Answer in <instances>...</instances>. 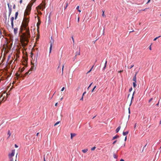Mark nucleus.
<instances>
[{"instance_id": "ea45409f", "label": "nucleus", "mask_w": 161, "mask_h": 161, "mask_svg": "<svg viewBox=\"0 0 161 161\" xmlns=\"http://www.w3.org/2000/svg\"><path fill=\"white\" fill-rule=\"evenodd\" d=\"M44 161H46V159H45V155H44Z\"/></svg>"}, {"instance_id": "6e6552de", "label": "nucleus", "mask_w": 161, "mask_h": 161, "mask_svg": "<svg viewBox=\"0 0 161 161\" xmlns=\"http://www.w3.org/2000/svg\"><path fill=\"white\" fill-rule=\"evenodd\" d=\"M31 11H29L28 10H26L25 12L24 16H26V15H29Z\"/></svg>"}, {"instance_id": "f8f14e48", "label": "nucleus", "mask_w": 161, "mask_h": 161, "mask_svg": "<svg viewBox=\"0 0 161 161\" xmlns=\"http://www.w3.org/2000/svg\"><path fill=\"white\" fill-rule=\"evenodd\" d=\"M18 30V28H14V32L15 34H16L17 33Z\"/></svg>"}, {"instance_id": "f704fd0d", "label": "nucleus", "mask_w": 161, "mask_h": 161, "mask_svg": "<svg viewBox=\"0 0 161 161\" xmlns=\"http://www.w3.org/2000/svg\"><path fill=\"white\" fill-rule=\"evenodd\" d=\"M153 100V98H151L149 101L148 102L150 103Z\"/></svg>"}, {"instance_id": "6ab92c4d", "label": "nucleus", "mask_w": 161, "mask_h": 161, "mask_svg": "<svg viewBox=\"0 0 161 161\" xmlns=\"http://www.w3.org/2000/svg\"><path fill=\"white\" fill-rule=\"evenodd\" d=\"M80 55V50H79V51H77L76 53V55L75 56H76L77 55Z\"/></svg>"}, {"instance_id": "aec40b11", "label": "nucleus", "mask_w": 161, "mask_h": 161, "mask_svg": "<svg viewBox=\"0 0 161 161\" xmlns=\"http://www.w3.org/2000/svg\"><path fill=\"white\" fill-rule=\"evenodd\" d=\"M133 87L135 88L136 86V82H133Z\"/></svg>"}, {"instance_id": "864d4df0", "label": "nucleus", "mask_w": 161, "mask_h": 161, "mask_svg": "<svg viewBox=\"0 0 161 161\" xmlns=\"http://www.w3.org/2000/svg\"><path fill=\"white\" fill-rule=\"evenodd\" d=\"M123 70H120L119 72L120 73H121L122 72H123Z\"/></svg>"}, {"instance_id": "3c124183", "label": "nucleus", "mask_w": 161, "mask_h": 161, "mask_svg": "<svg viewBox=\"0 0 161 161\" xmlns=\"http://www.w3.org/2000/svg\"><path fill=\"white\" fill-rule=\"evenodd\" d=\"M15 147H18V146H17V145L16 144H15Z\"/></svg>"}, {"instance_id": "1a4fd4ad", "label": "nucleus", "mask_w": 161, "mask_h": 161, "mask_svg": "<svg viewBox=\"0 0 161 161\" xmlns=\"http://www.w3.org/2000/svg\"><path fill=\"white\" fill-rule=\"evenodd\" d=\"M15 75L16 76V77L15 78L17 80H18L19 78L23 77L22 75H20L19 74H18V73L16 74Z\"/></svg>"}, {"instance_id": "c85d7f7f", "label": "nucleus", "mask_w": 161, "mask_h": 161, "mask_svg": "<svg viewBox=\"0 0 161 161\" xmlns=\"http://www.w3.org/2000/svg\"><path fill=\"white\" fill-rule=\"evenodd\" d=\"M60 123V121H58V122H57L54 125V126H55L56 125H57L58 124H59V123Z\"/></svg>"}, {"instance_id": "473e14b6", "label": "nucleus", "mask_w": 161, "mask_h": 161, "mask_svg": "<svg viewBox=\"0 0 161 161\" xmlns=\"http://www.w3.org/2000/svg\"><path fill=\"white\" fill-rule=\"evenodd\" d=\"M37 57H38V54H37L36 57V61H35V63H37Z\"/></svg>"}, {"instance_id": "20e7f679", "label": "nucleus", "mask_w": 161, "mask_h": 161, "mask_svg": "<svg viewBox=\"0 0 161 161\" xmlns=\"http://www.w3.org/2000/svg\"><path fill=\"white\" fill-rule=\"evenodd\" d=\"M15 153V150H13L12 151V153L11 154H8V157L10 159H13L12 157L14 156Z\"/></svg>"}, {"instance_id": "603ef678", "label": "nucleus", "mask_w": 161, "mask_h": 161, "mask_svg": "<svg viewBox=\"0 0 161 161\" xmlns=\"http://www.w3.org/2000/svg\"><path fill=\"white\" fill-rule=\"evenodd\" d=\"M159 101L156 104V106H158V105H159Z\"/></svg>"}, {"instance_id": "9d476101", "label": "nucleus", "mask_w": 161, "mask_h": 161, "mask_svg": "<svg viewBox=\"0 0 161 161\" xmlns=\"http://www.w3.org/2000/svg\"><path fill=\"white\" fill-rule=\"evenodd\" d=\"M121 128V126H119L116 130L115 131L116 133H118L120 130Z\"/></svg>"}, {"instance_id": "58836bf2", "label": "nucleus", "mask_w": 161, "mask_h": 161, "mask_svg": "<svg viewBox=\"0 0 161 161\" xmlns=\"http://www.w3.org/2000/svg\"><path fill=\"white\" fill-rule=\"evenodd\" d=\"M11 13V10L10 9V10L9 11V16H10Z\"/></svg>"}, {"instance_id": "5701e85b", "label": "nucleus", "mask_w": 161, "mask_h": 161, "mask_svg": "<svg viewBox=\"0 0 161 161\" xmlns=\"http://www.w3.org/2000/svg\"><path fill=\"white\" fill-rule=\"evenodd\" d=\"M102 12H103V14H102V16L103 17H106V15L104 14V11H103V10Z\"/></svg>"}, {"instance_id": "c756f323", "label": "nucleus", "mask_w": 161, "mask_h": 161, "mask_svg": "<svg viewBox=\"0 0 161 161\" xmlns=\"http://www.w3.org/2000/svg\"><path fill=\"white\" fill-rule=\"evenodd\" d=\"M92 82L91 83L90 85H89V86L88 87V88H87V89L88 90L89 88L91 87V85H92Z\"/></svg>"}, {"instance_id": "423d86ee", "label": "nucleus", "mask_w": 161, "mask_h": 161, "mask_svg": "<svg viewBox=\"0 0 161 161\" xmlns=\"http://www.w3.org/2000/svg\"><path fill=\"white\" fill-rule=\"evenodd\" d=\"M51 156V155L50 153H47L46 156V159L47 160L48 159L49 160Z\"/></svg>"}, {"instance_id": "bf43d9fd", "label": "nucleus", "mask_w": 161, "mask_h": 161, "mask_svg": "<svg viewBox=\"0 0 161 161\" xmlns=\"http://www.w3.org/2000/svg\"><path fill=\"white\" fill-rule=\"evenodd\" d=\"M150 0H148V1L147 3H149L150 1Z\"/></svg>"}, {"instance_id": "ddd939ff", "label": "nucleus", "mask_w": 161, "mask_h": 161, "mask_svg": "<svg viewBox=\"0 0 161 161\" xmlns=\"http://www.w3.org/2000/svg\"><path fill=\"white\" fill-rule=\"evenodd\" d=\"M129 133V131H126V132H123V135L124 136H125L126 135L128 134Z\"/></svg>"}, {"instance_id": "cd10ccee", "label": "nucleus", "mask_w": 161, "mask_h": 161, "mask_svg": "<svg viewBox=\"0 0 161 161\" xmlns=\"http://www.w3.org/2000/svg\"><path fill=\"white\" fill-rule=\"evenodd\" d=\"M161 37V36H158V37H156V38H155L153 40L154 41H156L157 39H158V38L160 37Z\"/></svg>"}, {"instance_id": "79ce46f5", "label": "nucleus", "mask_w": 161, "mask_h": 161, "mask_svg": "<svg viewBox=\"0 0 161 161\" xmlns=\"http://www.w3.org/2000/svg\"><path fill=\"white\" fill-rule=\"evenodd\" d=\"M136 124H137L136 123L135 124V125H134V128H135L136 127Z\"/></svg>"}, {"instance_id": "052dcab7", "label": "nucleus", "mask_w": 161, "mask_h": 161, "mask_svg": "<svg viewBox=\"0 0 161 161\" xmlns=\"http://www.w3.org/2000/svg\"><path fill=\"white\" fill-rule=\"evenodd\" d=\"M39 134V133H37L36 135V136H38Z\"/></svg>"}, {"instance_id": "e2e57ef3", "label": "nucleus", "mask_w": 161, "mask_h": 161, "mask_svg": "<svg viewBox=\"0 0 161 161\" xmlns=\"http://www.w3.org/2000/svg\"><path fill=\"white\" fill-rule=\"evenodd\" d=\"M33 54L32 53H31V57H32V55H33Z\"/></svg>"}, {"instance_id": "bb28decb", "label": "nucleus", "mask_w": 161, "mask_h": 161, "mask_svg": "<svg viewBox=\"0 0 161 161\" xmlns=\"http://www.w3.org/2000/svg\"><path fill=\"white\" fill-rule=\"evenodd\" d=\"M96 87V86H94V87H93V89H92V92H93L94 90H95V88Z\"/></svg>"}, {"instance_id": "37998d69", "label": "nucleus", "mask_w": 161, "mask_h": 161, "mask_svg": "<svg viewBox=\"0 0 161 161\" xmlns=\"http://www.w3.org/2000/svg\"><path fill=\"white\" fill-rule=\"evenodd\" d=\"M133 66H134V65H133H133H131L130 66V69H131V68H132Z\"/></svg>"}, {"instance_id": "de8ad7c7", "label": "nucleus", "mask_w": 161, "mask_h": 161, "mask_svg": "<svg viewBox=\"0 0 161 161\" xmlns=\"http://www.w3.org/2000/svg\"><path fill=\"white\" fill-rule=\"evenodd\" d=\"M134 93H133V94L132 96V98H131V99L132 100L133 98V96H134Z\"/></svg>"}, {"instance_id": "393cba45", "label": "nucleus", "mask_w": 161, "mask_h": 161, "mask_svg": "<svg viewBox=\"0 0 161 161\" xmlns=\"http://www.w3.org/2000/svg\"><path fill=\"white\" fill-rule=\"evenodd\" d=\"M11 22H13V20H14V18L13 17H12L10 19Z\"/></svg>"}, {"instance_id": "0eeeda50", "label": "nucleus", "mask_w": 161, "mask_h": 161, "mask_svg": "<svg viewBox=\"0 0 161 161\" xmlns=\"http://www.w3.org/2000/svg\"><path fill=\"white\" fill-rule=\"evenodd\" d=\"M50 46L49 49V53H51L52 48L53 42L52 41H50Z\"/></svg>"}, {"instance_id": "338daca9", "label": "nucleus", "mask_w": 161, "mask_h": 161, "mask_svg": "<svg viewBox=\"0 0 161 161\" xmlns=\"http://www.w3.org/2000/svg\"><path fill=\"white\" fill-rule=\"evenodd\" d=\"M93 66H94V65H93V66H92V68H91V69H92H92H93Z\"/></svg>"}, {"instance_id": "2f4dec72", "label": "nucleus", "mask_w": 161, "mask_h": 161, "mask_svg": "<svg viewBox=\"0 0 161 161\" xmlns=\"http://www.w3.org/2000/svg\"><path fill=\"white\" fill-rule=\"evenodd\" d=\"M11 24L12 27V28H14V23H13V22H11Z\"/></svg>"}, {"instance_id": "4be33fe9", "label": "nucleus", "mask_w": 161, "mask_h": 161, "mask_svg": "<svg viewBox=\"0 0 161 161\" xmlns=\"http://www.w3.org/2000/svg\"><path fill=\"white\" fill-rule=\"evenodd\" d=\"M8 135H9L8 138H9L11 135L10 131L9 130H8Z\"/></svg>"}, {"instance_id": "e433bc0d", "label": "nucleus", "mask_w": 161, "mask_h": 161, "mask_svg": "<svg viewBox=\"0 0 161 161\" xmlns=\"http://www.w3.org/2000/svg\"><path fill=\"white\" fill-rule=\"evenodd\" d=\"M117 142V140H115V141L113 143V145H114L116 143V142Z\"/></svg>"}, {"instance_id": "774afa93", "label": "nucleus", "mask_w": 161, "mask_h": 161, "mask_svg": "<svg viewBox=\"0 0 161 161\" xmlns=\"http://www.w3.org/2000/svg\"><path fill=\"white\" fill-rule=\"evenodd\" d=\"M93 66H94V65H93V66H92V68H91V69H92H92H93Z\"/></svg>"}, {"instance_id": "f3484780", "label": "nucleus", "mask_w": 161, "mask_h": 161, "mask_svg": "<svg viewBox=\"0 0 161 161\" xmlns=\"http://www.w3.org/2000/svg\"><path fill=\"white\" fill-rule=\"evenodd\" d=\"M30 70H29L27 72H26L25 75L23 77H25V76H26L27 75H28V74H30L31 73H30Z\"/></svg>"}, {"instance_id": "49530a36", "label": "nucleus", "mask_w": 161, "mask_h": 161, "mask_svg": "<svg viewBox=\"0 0 161 161\" xmlns=\"http://www.w3.org/2000/svg\"><path fill=\"white\" fill-rule=\"evenodd\" d=\"M22 2V0H20L19 1V3L20 4H21Z\"/></svg>"}, {"instance_id": "4d7b16f0", "label": "nucleus", "mask_w": 161, "mask_h": 161, "mask_svg": "<svg viewBox=\"0 0 161 161\" xmlns=\"http://www.w3.org/2000/svg\"><path fill=\"white\" fill-rule=\"evenodd\" d=\"M63 97H62V98H61L60 99V101H62V100H63Z\"/></svg>"}, {"instance_id": "13d9d810", "label": "nucleus", "mask_w": 161, "mask_h": 161, "mask_svg": "<svg viewBox=\"0 0 161 161\" xmlns=\"http://www.w3.org/2000/svg\"><path fill=\"white\" fill-rule=\"evenodd\" d=\"M10 161H14L13 159H10Z\"/></svg>"}, {"instance_id": "72a5a7b5", "label": "nucleus", "mask_w": 161, "mask_h": 161, "mask_svg": "<svg viewBox=\"0 0 161 161\" xmlns=\"http://www.w3.org/2000/svg\"><path fill=\"white\" fill-rule=\"evenodd\" d=\"M132 90V87H131L130 88V89H129V92H131V91Z\"/></svg>"}, {"instance_id": "2eb2a0df", "label": "nucleus", "mask_w": 161, "mask_h": 161, "mask_svg": "<svg viewBox=\"0 0 161 161\" xmlns=\"http://www.w3.org/2000/svg\"><path fill=\"white\" fill-rule=\"evenodd\" d=\"M119 137V136L118 135H116L114 137H113L112 138V140H114L116 139H117Z\"/></svg>"}, {"instance_id": "a878e982", "label": "nucleus", "mask_w": 161, "mask_h": 161, "mask_svg": "<svg viewBox=\"0 0 161 161\" xmlns=\"http://www.w3.org/2000/svg\"><path fill=\"white\" fill-rule=\"evenodd\" d=\"M64 65H63L62 66V75L63 74V70H64Z\"/></svg>"}, {"instance_id": "0e129e2a", "label": "nucleus", "mask_w": 161, "mask_h": 161, "mask_svg": "<svg viewBox=\"0 0 161 161\" xmlns=\"http://www.w3.org/2000/svg\"><path fill=\"white\" fill-rule=\"evenodd\" d=\"M159 124L160 125L161 124V120H160V122H159Z\"/></svg>"}, {"instance_id": "4468645a", "label": "nucleus", "mask_w": 161, "mask_h": 161, "mask_svg": "<svg viewBox=\"0 0 161 161\" xmlns=\"http://www.w3.org/2000/svg\"><path fill=\"white\" fill-rule=\"evenodd\" d=\"M76 134L75 133H71V138L72 139L73 137L75 136Z\"/></svg>"}, {"instance_id": "4c0bfd02", "label": "nucleus", "mask_w": 161, "mask_h": 161, "mask_svg": "<svg viewBox=\"0 0 161 161\" xmlns=\"http://www.w3.org/2000/svg\"><path fill=\"white\" fill-rule=\"evenodd\" d=\"M64 89H65L64 87H63L62 88V89H61V91H64Z\"/></svg>"}, {"instance_id": "7ed1b4c3", "label": "nucleus", "mask_w": 161, "mask_h": 161, "mask_svg": "<svg viewBox=\"0 0 161 161\" xmlns=\"http://www.w3.org/2000/svg\"><path fill=\"white\" fill-rule=\"evenodd\" d=\"M38 22L37 23L36 26L37 27V32H39V25L41 24V21L40 19H39V18L38 17Z\"/></svg>"}, {"instance_id": "a19ab883", "label": "nucleus", "mask_w": 161, "mask_h": 161, "mask_svg": "<svg viewBox=\"0 0 161 161\" xmlns=\"http://www.w3.org/2000/svg\"><path fill=\"white\" fill-rule=\"evenodd\" d=\"M92 71V69H91L87 73V74H88L90 73Z\"/></svg>"}, {"instance_id": "8fccbe9b", "label": "nucleus", "mask_w": 161, "mask_h": 161, "mask_svg": "<svg viewBox=\"0 0 161 161\" xmlns=\"http://www.w3.org/2000/svg\"><path fill=\"white\" fill-rule=\"evenodd\" d=\"M83 96H82V97H81V98L80 99V100H83Z\"/></svg>"}, {"instance_id": "c03bdc74", "label": "nucleus", "mask_w": 161, "mask_h": 161, "mask_svg": "<svg viewBox=\"0 0 161 161\" xmlns=\"http://www.w3.org/2000/svg\"><path fill=\"white\" fill-rule=\"evenodd\" d=\"M86 93V92H84L83 93V94L82 96H84V95H85V94Z\"/></svg>"}, {"instance_id": "09e8293b", "label": "nucleus", "mask_w": 161, "mask_h": 161, "mask_svg": "<svg viewBox=\"0 0 161 161\" xmlns=\"http://www.w3.org/2000/svg\"><path fill=\"white\" fill-rule=\"evenodd\" d=\"M79 6H77V7L76 8V9L78 10L79 9Z\"/></svg>"}, {"instance_id": "b1692460", "label": "nucleus", "mask_w": 161, "mask_h": 161, "mask_svg": "<svg viewBox=\"0 0 161 161\" xmlns=\"http://www.w3.org/2000/svg\"><path fill=\"white\" fill-rule=\"evenodd\" d=\"M107 61H106L105 62V65H104V67L103 68V69H104L106 67V64H107Z\"/></svg>"}, {"instance_id": "7c9ffc66", "label": "nucleus", "mask_w": 161, "mask_h": 161, "mask_svg": "<svg viewBox=\"0 0 161 161\" xmlns=\"http://www.w3.org/2000/svg\"><path fill=\"white\" fill-rule=\"evenodd\" d=\"M95 148H96V147H93L92 148L91 150L92 151H94V150H95Z\"/></svg>"}, {"instance_id": "c9c22d12", "label": "nucleus", "mask_w": 161, "mask_h": 161, "mask_svg": "<svg viewBox=\"0 0 161 161\" xmlns=\"http://www.w3.org/2000/svg\"><path fill=\"white\" fill-rule=\"evenodd\" d=\"M36 0H32L30 2L33 3L36 1Z\"/></svg>"}, {"instance_id": "39448f33", "label": "nucleus", "mask_w": 161, "mask_h": 161, "mask_svg": "<svg viewBox=\"0 0 161 161\" xmlns=\"http://www.w3.org/2000/svg\"><path fill=\"white\" fill-rule=\"evenodd\" d=\"M31 67L30 69V71H32V70H34V69H35L36 68V67H35V65L34 64V63H33L32 62H31Z\"/></svg>"}, {"instance_id": "f03ea898", "label": "nucleus", "mask_w": 161, "mask_h": 161, "mask_svg": "<svg viewBox=\"0 0 161 161\" xmlns=\"http://www.w3.org/2000/svg\"><path fill=\"white\" fill-rule=\"evenodd\" d=\"M33 4V3L30 2L27 5L26 10H28L29 11H31V7Z\"/></svg>"}, {"instance_id": "5fc2aeb1", "label": "nucleus", "mask_w": 161, "mask_h": 161, "mask_svg": "<svg viewBox=\"0 0 161 161\" xmlns=\"http://www.w3.org/2000/svg\"><path fill=\"white\" fill-rule=\"evenodd\" d=\"M120 161H124V160L123 159H121L120 160Z\"/></svg>"}, {"instance_id": "412c9836", "label": "nucleus", "mask_w": 161, "mask_h": 161, "mask_svg": "<svg viewBox=\"0 0 161 161\" xmlns=\"http://www.w3.org/2000/svg\"><path fill=\"white\" fill-rule=\"evenodd\" d=\"M113 157L115 158H118V156L115 153H114Z\"/></svg>"}, {"instance_id": "f257e3e1", "label": "nucleus", "mask_w": 161, "mask_h": 161, "mask_svg": "<svg viewBox=\"0 0 161 161\" xmlns=\"http://www.w3.org/2000/svg\"><path fill=\"white\" fill-rule=\"evenodd\" d=\"M29 21V18L24 16L21 26V31L22 32V30L23 29L25 31L22 33L20 37L21 43L24 50H25L24 47L27 45L29 39L31 37L29 28L27 27Z\"/></svg>"}, {"instance_id": "a211bd4d", "label": "nucleus", "mask_w": 161, "mask_h": 161, "mask_svg": "<svg viewBox=\"0 0 161 161\" xmlns=\"http://www.w3.org/2000/svg\"><path fill=\"white\" fill-rule=\"evenodd\" d=\"M18 12H16L15 14V19H16L17 18L18 15Z\"/></svg>"}, {"instance_id": "680f3d73", "label": "nucleus", "mask_w": 161, "mask_h": 161, "mask_svg": "<svg viewBox=\"0 0 161 161\" xmlns=\"http://www.w3.org/2000/svg\"><path fill=\"white\" fill-rule=\"evenodd\" d=\"M149 49H150V50H151V46H150Z\"/></svg>"}, {"instance_id": "dca6fc26", "label": "nucleus", "mask_w": 161, "mask_h": 161, "mask_svg": "<svg viewBox=\"0 0 161 161\" xmlns=\"http://www.w3.org/2000/svg\"><path fill=\"white\" fill-rule=\"evenodd\" d=\"M88 149H86L83 150H82V152H83L84 153H86L87 151H88Z\"/></svg>"}, {"instance_id": "6e6d98bb", "label": "nucleus", "mask_w": 161, "mask_h": 161, "mask_svg": "<svg viewBox=\"0 0 161 161\" xmlns=\"http://www.w3.org/2000/svg\"><path fill=\"white\" fill-rule=\"evenodd\" d=\"M57 105H58V103H56L55 104V106H57Z\"/></svg>"}, {"instance_id": "9b49d317", "label": "nucleus", "mask_w": 161, "mask_h": 161, "mask_svg": "<svg viewBox=\"0 0 161 161\" xmlns=\"http://www.w3.org/2000/svg\"><path fill=\"white\" fill-rule=\"evenodd\" d=\"M137 73H136L134 77L133 78V82H136V75L137 74Z\"/></svg>"}, {"instance_id": "a18cd8bd", "label": "nucleus", "mask_w": 161, "mask_h": 161, "mask_svg": "<svg viewBox=\"0 0 161 161\" xmlns=\"http://www.w3.org/2000/svg\"><path fill=\"white\" fill-rule=\"evenodd\" d=\"M126 140H127V137H126V136L125 138V141H126Z\"/></svg>"}, {"instance_id": "69168bd1", "label": "nucleus", "mask_w": 161, "mask_h": 161, "mask_svg": "<svg viewBox=\"0 0 161 161\" xmlns=\"http://www.w3.org/2000/svg\"><path fill=\"white\" fill-rule=\"evenodd\" d=\"M78 11H79V12H81V11H80V10L78 9Z\"/></svg>"}]
</instances>
